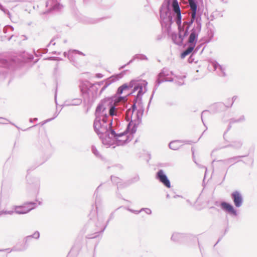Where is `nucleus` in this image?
I'll return each instance as SVG.
<instances>
[{"label":"nucleus","instance_id":"obj_1","mask_svg":"<svg viewBox=\"0 0 257 257\" xmlns=\"http://www.w3.org/2000/svg\"><path fill=\"white\" fill-rule=\"evenodd\" d=\"M126 100L125 96L115 95L103 99L97 106L93 127L102 142L103 138L109 137L110 131L113 130L115 127L112 118L108 120L109 115L119 116L123 109L122 106L124 107L122 103Z\"/></svg>","mask_w":257,"mask_h":257},{"label":"nucleus","instance_id":"obj_2","mask_svg":"<svg viewBox=\"0 0 257 257\" xmlns=\"http://www.w3.org/2000/svg\"><path fill=\"white\" fill-rule=\"evenodd\" d=\"M188 6L189 8V15L190 16V19L183 22V25H182L181 30L179 32L178 38H177L176 35H173V40L178 44L182 43L184 37L188 35V29L198 18H200V22H201V14L199 12V10L197 11V0H188Z\"/></svg>","mask_w":257,"mask_h":257},{"label":"nucleus","instance_id":"obj_3","mask_svg":"<svg viewBox=\"0 0 257 257\" xmlns=\"http://www.w3.org/2000/svg\"><path fill=\"white\" fill-rule=\"evenodd\" d=\"M139 88V91L138 92L137 96L135 97L133 101L134 104L132 106V108L127 109L125 112L126 118L127 120L131 119V122L127 125V130L131 128L132 134H135L137 131L138 125L140 123L142 120V118L144 113L143 109H140L137 110L136 114L135 116H133L134 111L136 109V103L138 100L142 99V96L144 92H142V87L138 86L135 87V90Z\"/></svg>","mask_w":257,"mask_h":257},{"label":"nucleus","instance_id":"obj_4","mask_svg":"<svg viewBox=\"0 0 257 257\" xmlns=\"http://www.w3.org/2000/svg\"><path fill=\"white\" fill-rule=\"evenodd\" d=\"M131 128H127L123 132L119 133L115 126L113 130L110 131L109 137L102 139V144L105 145L123 146L130 142L133 138L134 134L132 133Z\"/></svg>","mask_w":257,"mask_h":257},{"label":"nucleus","instance_id":"obj_5","mask_svg":"<svg viewBox=\"0 0 257 257\" xmlns=\"http://www.w3.org/2000/svg\"><path fill=\"white\" fill-rule=\"evenodd\" d=\"M194 24L193 27L189 32L188 31V35L184 37L183 39H184L188 35L189 37L187 40V43H188V46L187 48L183 51V52L181 54V57L182 58H185L186 56L188 55L190 53H191L193 50H194L196 44L198 39V37L199 34L200 33L201 30V23L200 22V18H198L196 21H194ZM176 35V34H173L172 35V39H173V35ZM177 38L179 37V34L178 36L176 35ZM174 41L173 40H172ZM175 44H177V43H175L173 41ZM183 42V41H182ZM183 44L182 42L181 44H178V45H181Z\"/></svg>","mask_w":257,"mask_h":257},{"label":"nucleus","instance_id":"obj_6","mask_svg":"<svg viewBox=\"0 0 257 257\" xmlns=\"http://www.w3.org/2000/svg\"><path fill=\"white\" fill-rule=\"evenodd\" d=\"M173 75V73L172 71H170L167 68H163L160 73H159L157 77V79L156 81V84L155 85L154 89L153 91V93L151 96L150 101L149 104H150L152 98L153 97L154 94L156 90L158 88L160 84L164 82H172L173 81V78L172 77V76ZM149 105H148V107Z\"/></svg>","mask_w":257,"mask_h":257},{"label":"nucleus","instance_id":"obj_7","mask_svg":"<svg viewBox=\"0 0 257 257\" xmlns=\"http://www.w3.org/2000/svg\"><path fill=\"white\" fill-rule=\"evenodd\" d=\"M165 2L167 4V6L170 5L172 4V7L173 9L174 13L176 14V24L178 27L179 32L181 30L182 24H181V14L178 2L177 0H165Z\"/></svg>","mask_w":257,"mask_h":257},{"label":"nucleus","instance_id":"obj_8","mask_svg":"<svg viewBox=\"0 0 257 257\" xmlns=\"http://www.w3.org/2000/svg\"><path fill=\"white\" fill-rule=\"evenodd\" d=\"M36 203L34 202H28L23 206H14V213L18 214H24L28 213L36 207Z\"/></svg>","mask_w":257,"mask_h":257},{"label":"nucleus","instance_id":"obj_9","mask_svg":"<svg viewBox=\"0 0 257 257\" xmlns=\"http://www.w3.org/2000/svg\"><path fill=\"white\" fill-rule=\"evenodd\" d=\"M135 83H136V81L134 80H132L129 83V84L125 83V84L122 85L121 86L119 87L117 89L116 94L120 95V94H122L124 91L128 90L130 88H133V87H134V92H135L137 90H138V91H139V88L135 90V87L139 86L140 87H143V85H146L147 84V82L146 81H144L143 84H142L141 85L140 83H138L137 85H135ZM143 89V88H142V89Z\"/></svg>","mask_w":257,"mask_h":257},{"label":"nucleus","instance_id":"obj_10","mask_svg":"<svg viewBox=\"0 0 257 257\" xmlns=\"http://www.w3.org/2000/svg\"><path fill=\"white\" fill-rule=\"evenodd\" d=\"M231 197L236 207H240L243 204V197L241 194L237 191L233 192L231 194Z\"/></svg>","mask_w":257,"mask_h":257},{"label":"nucleus","instance_id":"obj_11","mask_svg":"<svg viewBox=\"0 0 257 257\" xmlns=\"http://www.w3.org/2000/svg\"><path fill=\"white\" fill-rule=\"evenodd\" d=\"M169 6H167V4L164 3L162 7L160 9V18L161 19H162L163 18H165V17H167V16H169L171 14H173L174 15H175V20L176 22V14L174 13V11L173 10V12H171Z\"/></svg>","mask_w":257,"mask_h":257},{"label":"nucleus","instance_id":"obj_12","mask_svg":"<svg viewBox=\"0 0 257 257\" xmlns=\"http://www.w3.org/2000/svg\"><path fill=\"white\" fill-rule=\"evenodd\" d=\"M157 178L167 188H170L171 184L167 176L162 170H160L157 173Z\"/></svg>","mask_w":257,"mask_h":257},{"label":"nucleus","instance_id":"obj_13","mask_svg":"<svg viewBox=\"0 0 257 257\" xmlns=\"http://www.w3.org/2000/svg\"><path fill=\"white\" fill-rule=\"evenodd\" d=\"M211 65L214 69V70L216 72L218 75L221 77H225L226 76L225 73V67L223 66L220 65L216 61L212 62Z\"/></svg>","mask_w":257,"mask_h":257},{"label":"nucleus","instance_id":"obj_14","mask_svg":"<svg viewBox=\"0 0 257 257\" xmlns=\"http://www.w3.org/2000/svg\"><path fill=\"white\" fill-rule=\"evenodd\" d=\"M74 53H77L79 55L85 56V54H83L82 52L76 50H70L68 51V52H65L63 55L65 57H67L68 59L70 60V61L72 62L74 66H75L76 62L75 61Z\"/></svg>","mask_w":257,"mask_h":257},{"label":"nucleus","instance_id":"obj_15","mask_svg":"<svg viewBox=\"0 0 257 257\" xmlns=\"http://www.w3.org/2000/svg\"><path fill=\"white\" fill-rule=\"evenodd\" d=\"M111 179L113 183L116 184L118 188H121V187H125L130 184L135 183V182L138 181L139 180V176H136L130 181V182H129L127 184L125 185H122V184H121V179L116 177L111 176Z\"/></svg>","mask_w":257,"mask_h":257},{"label":"nucleus","instance_id":"obj_16","mask_svg":"<svg viewBox=\"0 0 257 257\" xmlns=\"http://www.w3.org/2000/svg\"><path fill=\"white\" fill-rule=\"evenodd\" d=\"M220 206L221 208L226 211L230 213L231 214L234 216H237V211L234 208L233 206L230 204L227 203L226 202H222L220 203Z\"/></svg>","mask_w":257,"mask_h":257},{"label":"nucleus","instance_id":"obj_17","mask_svg":"<svg viewBox=\"0 0 257 257\" xmlns=\"http://www.w3.org/2000/svg\"><path fill=\"white\" fill-rule=\"evenodd\" d=\"M121 77V74H119L116 76H112L108 78L105 81V83L104 86L101 88V92L104 90L109 85H110L112 83L118 80L119 78Z\"/></svg>","mask_w":257,"mask_h":257},{"label":"nucleus","instance_id":"obj_18","mask_svg":"<svg viewBox=\"0 0 257 257\" xmlns=\"http://www.w3.org/2000/svg\"><path fill=\"white\" fill-rule=\"evenodd\" d=\"M46 7H50V10H58L62 7L57 0H49L46 3Z\"/></svg>","mask_w":257,"mask_h":257},{"label":"nucleus","instance_id":"obj_19","mask_svg":"<svg viewBox=\"0 0 257 257\" xmlns=\"http://www.w3.org/2000/svg\"><path fill=\"white\" fill-rule=\"evenodd\" d=\"M243 156H236L231 157L224 160H219L218 162L221 163L222 165H228L230 164L231 165L234 164L236 162L239 161V159L242 157Z\"/></svg>","mask_w":257,"mask_h":257},{"label":"nucleus","instance_id":"obj_20","mask_svg":"<svg viewBox=\"0 0 257 257\" xmlns=\"http://www.w3.org/2000/svg\"><path fill=\"white\" fill-rule=\"evenodd\" d=\"M135 59H139L141 60H148V58L146 55L144 54H136L133 57V58L132 60H131L126 64L121 66L119 68V69L124 68L127 65H128L132 63Z\"/></svg>","mask_w":257,"mask_h":257},{"label":"nucleus","instance_id":"obj_21","mask_svg":"<svg viewBox=\"0 0 257 257\" xmlns=\"http://www.w3.org/2000/svg\"><path fill=\"white\" fill-rule=\"evenodd\" d=\"M82 103V100L80 98H74L72 99H68L64 102L65 106L79 105Z\"/></svg>","mask_w":257,"mask_h":257},{"label":"nucleus","instance_id":"obj_22","mask_svg":"<svg viewBox=\"0 0 257 257\" xmlns=\"http://www.w3.org/2000/svg\"><path fill=\"white\" fill-rule=\"evenodd\" d=\"M175 15L173 14H171L169 16L165 17V18H163L161 20V23H164L165 25H171L172 23L175 20Z\"/></svg>","mask_w":257,"mask_h":257},{"label":"nucleus","instance_id":"obj_23","mask_svg":"<svg viewBox=\"0 0 257 257\" xmlns=\"http://www.w3.org/2000/svg\"><path fill=\"white\" fill-rule=\"evenodd\" d=\"M183 142L182 141L180 140L171 141L169 144V148L173 150H177L181 147V144Z\"/></svg>","mask_w":257,"mask_h":257},{"label":"nucleus","instance_id":"obj_24","mask_svg":"<svg viewBox=\"0 0 257 257\" xmlns=\"http://www.w3.org/2000/svg\"><path fill=\"white\" fill-rule=\"evenodd\" d=\"M100 187V186H99L96 189L95 192H94V195H96V199H95V207H96V210L97 215L98 214V211L99 209L101 207V199L97 197V193L98 191V189Z\"/></svg>","mask_w":257,"mask_h":257},{"label":"nucleus","instance_id":"obj_25","mask_svg":"<svg viewBox=\"0 0 257 257\" xmlns=\"http://www.w3.org/2000/svg\"><path fill=\"white\" fill-rule=\"evenodd\" d=\"M236 99V96H233L232 98V102L230 104V105H228V106H226V105H225L224 103H221V102H220V103H218L216 104V106L220 108V110H225L226 108H228L229 107H230L233 103V101Z\"/></svg>","mask_w":257,"mask_h":257},{"label":"nucleus","instance_id":"obj_26","mask_svg":"<svg viewBox=\"0 0 257 257\" xmlns=\"http://www.w3.org/2000/svg\"><path fill=\"white\" fill-rule=\"evenodd\" d=\"M183 237V235L180 233H173L171 236V240L173 241H179Z\"/></svg>","mask_w":257,"mask_h":257},{"label":"nucleus","instance_id":"obj_27","mask_svg":"<svg viewBox=\"0 0 257 257\" xmlns=\"http://www.w3.org/2000/svg\"><path fill=\"white\" fill-rule=\"evenodd\" d=\"M40 237V233H39V232L38 231H35L33 234L31 235H29V236H27L25 237V242L27 243V241H28V239H31L32 238H34L35 239H38Z\"/></svg>","mask_w":257,"mask_h":257},{"label":"nucleus","instance_id":"obj_28","mask_svg":"<svg viewBox=\"0 0 257 257\" xmlns=\"http://www.w3.org/2000/svg\"><path fill=\"white\" fill-rule=\"evenodd\" d=\"M242 143L240 141H235L232 144L226 146L225 147H231L235 149H238L241 147Z\"/></svg>","mask_w":257,"mask_h":257},{"label":"nucleus","instance_id":"obj_29","mask_svg":"<svg viewBox=\"0 0 257 257\" xmlns=\"http://www.w3.org/2000/svg\"><path fill=\"white\" fill-rule=\"evenodd\" d=\"M185 78V76L177 77V80H175V83L179 86L183 85L184 84V78Z\"/></svg>","mask_w":257,"mask_h":257},{"label":"nucleus","instance_id":"obj_30","mask_svg":"<svg viewBox=\"0 0 257 257\" xmlns=\"http://www.w3.org/2000/svg\"><path fill=\"white\" fill-rule=\"evenodd\" d=\"M91 151L93 154L98 158H101V156L94 146L91 147Z\"/></svg>","mask_w":257,"mask_h":257},{"label":"nucleus","instance_id":"obj_31","mask_svg":"<svg viewBox=\"0 0 257 257\" xmlns=\"http://www.w3.org/2000/svg\"><path fill=\"white\" fill-rule=\"evenodd\" d=\"M14 213V207L12 210H1L0 211V216L3 214L7 215H13Z\"/></svg>","mask_w":257,"mask_h":257},{"label":"nucleus","instance_id":"obj_32","mask_svg":"<svg viewBox=\"0 0 257 257\" xmlns=\"http://www.w3.org/2000/svg\"><path fill=\"white\" fill-rule=\"evenodd\" d=\"M244 120V117L243 115H242L239 117V118H238L237 119H235L234 118L231 119L230 120V123L231 124V123H233L234 122H239L243 121Z\"/></svg>","mask_w":257,"mask_h":257},{"label":"nucleus","instance_id":"obj_33","mask_svg":"<svg viewBox=\"0 0 257 257\" xmlns=\"http://www.w3.org/2000/svg\"><path fill=\"white\" fill-rule=\"evenodd\" d=\"M14 29L12 26L8 25V26H7L4 27V28L3 29V31L5 33H7V32H9L10 31H11V32L13 31Z\"/></svg>","mask_w":257,"mask_h":257},{"label":"nucleus","instance_id":"obj_34","mask_svg":"<svg viewBox=\"0 0 257 257\" xmlns=\"http://www.w3.org/2000/svg\"><path fill=\"white\" fill-rule=\"evenodd\" d=\"M8 123H10V121L8 119L4 117H0V124H7ZM12 124H13L12 123Z\"/></svg>","mask_w":257,"mask_h":257},{"label":"nucleus","instance_id":"obj_35","mask_svg":"<svg viewBox=\"0 0 257 257\" xmlns=\"http://www.w3.org/2000/svg\"><path fill=\"white\" fill-rule=\"evenodd\" d=\"M23 249H18L16 247H13L12 249H10V248H6V249H0V252L4 251L6 250H8L9 252L13 251H21Z\"/></svg>","mask_w":257,"mask_h":257},{"label":"nucleus","instance_id":"obj_36","mask_svg":"<svg viewBox=\"0 0 257 257\" xmlns=\"http://www.w3.org/2000/svg\"><path fill=\"white\" fill-rule=\"evenodd\" d=\"M0 10L3 11L5 14H7L9 15H10L8 10L4 8V7L0 4Z\"/></svg>","mask_w":257,"mask_h":257},{"label":"nucleus","instance_id":"obj_37","mask_svg":"<svg viewBox=\"0 0 257 257\" xmlns=\"http://www.w3.org/2000/svg\"><path fill=\"white\" fill-rule=\"evenodd\" d=\"M143 210H144L145 211V212L148 214H151V213H152V211L149 208H142L141 209V211H142Z\"/></svg>","mask_w":257,"mask_h":257},{"label":"nucleus","instance_id":"obj_38","mask_svg":"<svg viewBox=\"0 0 257 257\" xmlns=\"http://www.w3.org/2000/svg\"><path fill=\"white\" fill-rule=\"evenodd\" d=\"M7 61L5 60H2L0 61V64H1L3 67H6L7 66Z\"/></svg>","mask_w":257,"mask_h":257},{"label":"nucleus","instance_id":"obj_39","mask_svg":"<svg viewBox=\"0 0 257 257\" xmlns=\"http://www.w3.org/2000/svg\"><path fill=\"white\" fill-rule=\"evenodd\" d=\"M58 113H55V115H54V116L53 117V118H49V119H48L47 120H46V122H48V121H51L52 120H53V119H54L55 117H56L58 115Z\"/></svg>","mask_w":257,"mask_h":257},{"label":"nucleus","instance_id":"obj_40","mask_svg":"<svg viewBox=\"0 0 257 257\" xmlns=\"http://www.w3.org/2000/svg\"><path fill=\"white\" fill-rule=\"evenodd\" d=\"M103 76V75L101 73H97L96 74V77L98 78H101Z\"/></svg>","mask_w":257,"mask_h":257},{"label":"nucleus","instance_id":"obj_41","mask_svg":"<svg viewBox=\"0 0 257 257\" xmlns=\"http://www.w3.org/2000/svg\"><path fill=\"white\" fill-rule=\"evenodd\" d=\"M40 182L39 180H38L36 182V187L37 188H39L40 187Z\"/></svg>","mask_w":257,"mask_h":257},{"label":"nucleus","instance_id":"obj_42","mask_svg":"<svg viewBox=\"0 0 257 257\" xmlns=\"http://www.w3.org/2000/svg\"><path fill=\"white\" fill-rule=\"evenodd\" d=\"M208 113V111H207V110H205V111H203L202 112V116H201V117H202V121H203V118H202L203 115H205L206 113Z\"/></svg>","mask_w":257,"mask_h":257},{"label":"nucleus","instance_id":"obj_43","mask_svg":"<svg viewBox=\"0 0 257 257\" xmlns=\"http://www.w3.org/2000/svg\"><path fill=\"white\" fill-rule=\"evenodd\" d=\"M50 59H51V60H60V58H56V57H51V58H50Z\"/></svg>","mask_w":257,"mask_h":257},{"label":"nucleus","instance_id":"obj_44","mask_svg":"<svg viewBox=\"0 0 257 257\" xmlns=\"http://www.w3.org/2000/svg\"><path fill=\"white\" fill-rule=\"evenodd\" d=\"M38 120V118H34V119L30 118V119H29V121H30V122H32L33 121H34V120L36 121V120Z\"/></svg>","mask_w":257,"mask_h":257},{"label":"nucleus","instance_id":"obj_45","mask_svg":"<svg viewBox=\"0 0 257 257\" xmlns=\"http://www.w3.org/2000/svg\"><path fill=\"white\" fill-rule=\"evenodd\" d=\"M141 212V209L140 211L135 210V213L136 214H139L140 212Z\"/></svg>","mask_w":257,"mask_h":257},{"label":"nucleus","instance_id":"obj_46","mask_svg":"<svg viewBox=\"0 0 257 257\" xmlns=\"http://www.w3.org/2000/svg\"><path fill=\"white\" fill-rule=\"evenodd\" d=\"M112 217H113V214H111V215H110V218H109V219L107 220V224H108V222H109V221L110 219L111 218H112Z\"/></svg>","mask_w":257,"mask_h":257},{"label":"nucleus","instance_id":"obj_47","mask_svg":"<svg viewBox=\"0 0 257 257\" xmlns=\"http://www.w3.org/2000/svg\"><path fill=\"white\" fill-rule=\"evenodd\" d=\"M127 210L128 211H130V212H133V213L135 212V210H133V209H130V208H128Z\"/></svg>","mask_w":257,"mask_h":257},{"label":"nucleus","instance_id":"obj_48","mask_svg":"<svg viewBox=\"0 0 257 257\" xmlns=\"http://www.w3.org/2000/svg\"><path fill=\"white\" fill-rule=\"evenodd\" d=\"M52 53L54 54H58V55L60 54V53H59H59H57L56 51H54V52H53Z\"/></svg>","mask_w":257,"mask_h":257},{"label":"nucleus","instance_id":"obj_49","mask_svg":"<svg viewBox=\"0 0 257 257\" xmlns=\"http://www.w3.org/2000/svg\"><path fill=\"white\" fill-rule=\"evenodd\" d=\"M178 197H180V196L179 195H175V196H174V198H177Z\"/></svg>","mask_w":257,"mask_h":257},{"label":"nucleus","instance_id":"obj_50","mask_svg":"<svg viewBox=\"0 0 257 257\" xmlns=\"http://www.w3.org/2000/svg\"><path fill=\"white\" fill-rule=\"evenodd\" d=\"M166 198H170V195H169V194H167V195H166Z\"/></svg>","mask_w":257,"mask_h":257},{"label":"nucleus","instance_id":"obj_51","mask_svg":"<svg viewBox=\"0 0 257 257\" xmlns=\"http://www.w3.org/2000/svg\"><path fill=\"white\" fill-rule=\"evenodd\" d=\"M13 35H12V36H11V37L8 39L9 41H10V40L11 39V38H12V37H13Z\"/></svg>","mask_w":257,"mask_h":257},{"label":"nucleus","instance_id":"obj_52","mask_svg":"<svg viewBox=\"0 0 257 257\" xmlns=\"http://www.w3.org/2000/svg\"><path fill=\"white\" fill-rule=\"evenodd\" d=\"M225 134H226V132H225V133H224V135H223V138H224V139H225Z\"/></svg>","mask_w":257,"mask_h":257},{"label":"nucleus","instance_id":"obj_53","mask_svg":"<svg viewBox=\"0 0 257 257\" xmlns=\"http://www.w3.org/2000/svg\"><path fill=\"white\" fill-rule=\"evenodd\" d=\"M199 49V48H197L195 50V51H197Z\"/></svg>","mask_w":257,"mask_h":257},{"label":"nucleus","instance_id":"obj_54","mask_svg":"<svg viewBox=\"0 0 257 257\" xmlns=\"http://www.w3.org/2000/svg\"><path fill=\"white\" fill-rule=\"evenodd\" d=\"M230 127H231V126H229V127H228V130L230 129Z\"/></svg>","mask_w":257,"mask_h":257},{"label":"nucleus","instance_id":"obj_55","mask_svg":"<svg viewBox=\"0 0 257 257\" xmlns=\"http://www.w3.org/2000/svg\"><path fill=\"white\" fill-rule=\"evenodd\" d=\"M106 224H107L106 223ZM106 226H107V225H105V228L106 227Z\"/></svg>","mask_w":257,"mask_h":257},{"label":"nucleus","instance_id":"obj_56","mask_svg":"<svg viewBox=\"0 0 257 257\" xmlns=\"http://www.w3.org/2000/svg\"><path fill=\"white\" fill-rule=\"evenodd\" d=\"M106 224H107L106 223ZM106 226H107V225H105V228L106 227Z\"/></svg>","mask_w":257,"mask_h":257}]
</instances>
